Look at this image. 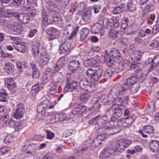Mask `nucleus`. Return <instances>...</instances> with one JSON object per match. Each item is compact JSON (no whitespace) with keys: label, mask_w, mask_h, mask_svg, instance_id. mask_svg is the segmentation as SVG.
<instances>
[{"label":"nucleus","mask_w":159,"mask_h":159,"mask_svg":"<svg viewBox=\"0 0 159 159\" xmlns=\"http://www.w3.org/2000/svg\"><path fill=\"white\" fill-rule=\"evenodd\" d=\"M28 12V15L31 17H34L36 15L35 10L34 9L32 6H30L27 7L25 10Z\"/></svg>","instance_id":"nucleus-47"},{"label":"nucleus","mask_w":159,"mask_h":159,"mask_svg":"<svg viewBox=\"0 0 159 159\" xmlns=\"http://www.w3.org/2000/svg\"><path fill=\"white\" fill-rule=\"evenodd\" d=\"M150 146L153 152H157L159 149V142L157 140H152L150 143Z\"/></svg>","instance_id":"nucleus-32"},{"label":"nucleus","mask_w":159,"mask_h":159,"mask_svg":"<svg viewBox=\"0 0 159 159\" xmlns=\"http://www.w3.org/2000/svg\"><path fill=\"white\" fill-rule=\"evenodd\" d=\"M97 86L96 84H91L90 82V84L88 85L85 91L89 92H92L96 89Z\"/></svg>","instance_id":"nucleus-54"},{"label":"nucleus","mask_w":159,"mask_h":159,"mask_svg":"<svg viewBox=\"0 0 159 159\" xmlns=\"http://www.w3.org/2000/svg\"><path fill=\"white\" fill-rule=\"evenodd\" d=\"M125 10V5L124 4H121L118 6L116 7L113 10V13L114 14H117L122 13Z\"/></svg>","instance_id":"nucleus-37"},{"label":"nucleus","mask_w":159,"mask_h":159,"mask_svg":"<svg viewBox=\"0 0 159 159\" xmlns=\"http://www.w3.org/2000/svg\"><path fill=\"white\" fill-rule=\"evenodd\" d=\"M9 119V116L5 115L0 118V124L3 125L6 123Z\"/></svg>","instance_id":"nucleus-57"},{"label":"nucleus","mask_w":159,"mask_h":159,"mask_svg":"<svg viewBox=\"0 0 159 159\" xmlns=\"http://www.w3.org/2000/svg\"><path fill=\"white\" fill-rule=\"evenodd\" d=\"M135 115L123 119L121 120L123 126L124 127H128L136 119Z\"/></svg>","instance_id":"nucleus-18"},{"label":"nucleus","mask_w":159,"mask_h":159,"mask_svg":"<svg viewBox=\"0 0 159 159\" xmlns=\"http://www.w3.org/2000/svg\"><path fill=\"white\" fill-rule=\"evenodd\" d=\"M127 11L132 12L136 10V7L134 3V1L130 0L129 1L126 8Z\"/></svg>","instance_id":"nucleus-41"},{"label":"nucleus","mask_w":159,"mask_h":159,"mask_svg":"<svg viewBox=\"0 0 159 159\" xmlns=\"http://www.w3.org/2000/svg\"><path fill=\"white\" fill-rule=\"evenodd\" d=\"M59 76L57 74L54 76V77L55 78H57V80H56L55 82H52L48 86L49 93L51 95H54L57 92L56 82H59L61 80V78L58 79L57 77Z\"/></svg>","instance_id":"nucleus-12"},{"label":"nucleus","mask_w":159,"mask_h":159,"mask_svg":"<svg viewBox=\"0 0 159 159\" xmlns=\"http://www.w3.org/2000/svg\"><path fill=\"white\" fill-rule=\"evenodd\" d=\"M123 106L120 104H113L109 110L110 113H112L111 121L109 123L112 125L111 127H107L105 128V132L110 135H112L117 133L115 131L116 129L115 126L114 125V121L115 120L120 117L122 114L123 111L122 109Z\"/></svg>","instance_id":"nucleus-1"},{"label":"nucleus","mask_w":159,"mask_h":159,"mask_svg":"<svg viewBox=\"0 0 159 159\" xmlns=\"http://www.w3.org/2000/svg\"><path fill=\"white\" fill-rule=\"evenodd\" d=\"M102 68H99L97 70L89 68L87 70L86 75L92 82H95L99 80L102 75Z\"/></svg>","instance_id":"nucleus-3"},{"label":"nucleus","mask_w":159,"mask_h":159,"mask_svg":"<svg viewBox=\"0 0 159 159\" xmlns=\"http://www.w3.org/2000/svg\"><path fill=\"white\" fill-rule=\"evenodd\" d=\"M127 88V86L124 84L122 86L119 84H116L111 89V93L116 97L119 95H123L128 90Z\"/></svg>","instance_id":"nucleus-5"},{"label":"nucleus","mask_w":159,"mask_h":159,"mask_svg":"<svg viewBox=\"0 0 159 159\" xmlns=\"http://www.w3.org/2000/svg\"><path fill=\"white\" fill-rule=\"evenodd\" d=\"M60 33V31L58 30L54 27L51 28L48 32L49 40H53L59 38Z\"/></svg>","instance_id":"nucleus-14"},{"label":"nucleus","mask_w":159,"mask_h":159,"mask_svg":"<svg viewBox=\"0 0 159 159\" xmlns=\"http://www.w3.org/2000/svg\"><path fill=\"white\" fill-rule=\"evenodd\" d=\"M14 68V65L11 63L8 62L6 63L5 66L4 67V69L6 70L9 71H11L13 70Z\"/></svg>","instance_id":"nucleus-62"},{"label":"nucleus","mask_w":159,"mask_h":159,"mask_svg":"<svg viewBox=\"0 0 159 159\" xmlns=\"http://www.w3.org/2000/svg\"><path fill=\"white\" fill-rule=\"evenodd\" d=\"M114 95L110 93L108 96L107 98L106 102H105L104 105H107L112 104L115 101V96L113 97Z\"/></svg>","instance_id":"nucleus-44"},{"label":"nucleus","mask_w":159,"mask_h":159,"mask_svg":"<svg viewBox=\"0 0 159 159\" xmlns=\"http://www.w3.org/2000/svg\"><path fill=\"white\" fill-rule=\"evenodd\" d=\"M102 28L101 23H97L93 26L91 28V31L93 34L98 33Z\"/></svg>","instance_id":"nucleus-42"},{"label":"nucleus","mask_w":159,"mask_h":159,"mask_svg":"<svg viewBox=\"0 0 159 159\" xmlns=\"http://www.w3.org/2000/svg\"><path fill=\"white\" fill-rule=\"evenodd\" d=\"M89 32V30L88 28H83L81 30L80 32V40L82 41L85 39L87 38Z\"/></svg>","instance_id":"nucleus-33"},{"label":"nucleus","mask_w":159,"mask_h":159,"mask_svg":"<svg viewBox=\"0 0 159 159\" xmlns=\"http://www.w3.org/2000/svg\"><path fill=\"white\" fill-rule=\"evenodd\" d=\"M40 57L39 64L42 66L46 65L49 60L48 55L45 52H43L41 54Z\"/></svg>","instance_id":"nucleus-23"},{"label":"nucleus","mask_w":159,"mask_h":159,"mask_svg":"<svg viewBox=\"0 0 159 159\" xmlns=\"http://www.w3.org/2000/svg\"><path fill=\"white\" fill-rule=\"evenodd\" d=\"M106 98V96L105 95H103L100 97H99V98L97 102L98 103L99 105L100 106L102 105V104L103 105H104V104L105 102L106 101H105Z\"/></svg>","instance_id":"nucleus-56"},{"label":"nucleus","mask_w":159,"mask_h":159,"mask_svg":"<svg viewBox=\"0 0 159 159\" xmlns=\"http://www.w3.org/2000/svg\"><path fill=\"white\" fill-rule=\"evenodd\" d=\"M79 48H75L71 50V52L72 56L74 57H77L80 54V52L79 51Z\"/></svg>","instance_id":"nucleus-63"},{"label":"nucleus","mask_w":159,"mask_h":159,"mask_svg":"<svg viewBox=\"0 0 159 159\" xmlns=\"http://www.w3.org/2000/svg\"><path fill=\"white\" fill-rule=\"evenodd\" d=\"M99 120V116H97L89 120L88 123L89 124H92L93 123H95L96 125L98 126V122Z\"/></svg>","instance_id":"nucleus-59"},{"label":"nucleus","mask_w":159,"mask_h":159,"mask_svg":"<svg viewBox=\"0 0 159 159\" xmlns=\"http://www.w3.org/2000/svg\"><path fill=\"white\" fill-rule=\"evenodd\" d=\"M130 86V92L132 94H134L137 93L140 87L139 83H135L132 84Z\"/></svg>","instance_id":"nucleus-45"},{"label":"nucleus","mask_w":159,"mask_h":159,"mask_svg":"<svg viewBox=\"0 0 159 159\" xmlns=\"http://www.w3.org/2000/svg\"><path fill=\"white\" fill-rule=\"evenodd\" d=\"M79 29V26H77L73 29V27L71 24L68 25L66 27V30L67 32L69 34L70 32H71L70 36L69 38V39H72L73 37L76 35L77 32L78 31Z\"/></svg>","instance_id":"nucleus-19"},{"label":"nucleus","mask_w":159,"mask_h":159,"mask_svg":"<svg viewBox=\"0 0 159 159\" xmlns=\"http://www.w3.org/2000/svg\"><path fill=\"white\" fill-rule=\"evenodd\" d=\"M47 133V138L49 139H52L55 136V134L54 133L51 132L49 130L47 129L45 130Z\"/></svg>","instance_id":"nucleus-60"},{"label":"nucleus","mask_w":159,"mask_h":159,"mask_svg":"<svg viewBox=\"0 0 159 159\" xmlns=\"http://www.w3.org/2000/svg\"><path fill=\"white\" fill-rule=\"evenodd\" d=\"M5 83L7 87L11 90L16 87L15 82L11 78H6L5 80Z\"/></svg>","instance_id":"nucleus-28"},{"label":"nucleus","mask_w":159,"mask_h":159,"mask_svg":"<svg viewBox=\"0 0 159 159\" xmlns=\"http://www.w3.org/2000/svg\"><path fill=\"white\" fill-rule=\"evenodd\" d=\"M64 62V58H61L58 60L56 66L53 70L54 72H56L60 69L63 65Z\"/></svg>","instance_id":"nucleus-38"},{"label":"nucleus","mask_w":159,"mask_h":159,"mask_svg":"<svg viewBox=\"0 0 159 159\" xmlns=\"http://www.w3.org/2000/svg\"><path fill=\"white\" fill-rule=\"evenodd\" d=\"M62 99L63 101H68L70 99L73 100V98H68V96L66 95H64L63 94H61L59 95L58 98V100L60 101L61 99Z\"/></svg>","instance_id":"nucleus-58"},{"label":"nucleus","mask_w":159,"mask_h":159,"mask_svg":"<svg viewBox=\"0 0 159 159\" xmlns=\"http://www.w3.org/2000/svg\"><path fill=\"white\" fill-rule=\"evenodd\" d=\"M140 5L146 4V6L143 9V17L144 15H148L149 12H152L155 9V2L153 0H138V1Z\"/></svg>","instance_id":"nucleus-4"},{"label":"nucleus","mask_w":159,"mask_h":159,"mask_svg":"<svg viewBox=\"0 0 159 159\" xmlns=\"http://www.w3.org/2000/svg\"><path fill=\"white\" fill-rule=\"evenodd\" d=\"M79 88L78 83L76 80H74L71 83H69L67 80V84L66 86L64 89V91L66 93L70 90Z\"/></svg>","instance_id":"nucleus-17"},{"label":"nucleus","mask_w":159,"mask_h":159,"mask_svg":"<svg viewBox=\"0 0 159 159\" xmlns=\"http://www.w3.org/2000/svg\"><path fill=\"white\" fill-rule=\"evenodd\" d=\"M112 21H113V19L112 18L109 19L104 18L102 21L104 27L106 29H111V25L112 24Z\"/></svg>","instance_id":"nucleus-34"},{"label":"nucleus","mask_w":159,"mask_h":159,"mask_svg":"<svg viewBox=\"0 0 159 159\" xmlns=\"http://www.w3.org/2000/svg\"><path fill=\"white\" fill-rule=\"evenodd\" d=\"M71 44L66 42L62 43L60 46L59 49V53L62 54L64 53L69 49L70 48Z\"/></svg>","instance_id":"nucleus-26"},{"label":"nucleus","mask_w":159,"mask_h":159,"mask_svg":"<svg viewBox=\"0 0 159 159\" xmlns=\"http://www.w3.org/2000/svg\"><path fill=\"white\" fill-rule=\"evenodd\" d=\"M115 70L114 68L111 67L107 69L105 72L104 76L107 78H110L115 72Z\"/></svg>","instance_id":"nucleus-50"},{"label":"nucleus","mask_w":159,"mask_h":159,"mask_svg":"<svg viewBox=\"0 0 159 159\" xmlns=\"http://www.w3.org/2000/svg\"><path fill=\"white\" fill-rule=\"evenodd\" d=\"M143 131L147 134H152L154 133V129L151 125H147L144 127Z\"/></svg>","instance_id":"nucleus-48"},{"label":"nucleus","mask_w":159,"mask_h":159,"mask_svg":"<svg viewBox=\"0 0 159 159\" xmlns=\"http://www.w3.org/2000/svg\"><path fill=\"white\" fill-rule=\"evenodd\" d=\"M14 14V16L23 23L26 24L30 21V16L26 14L19 13Z\"/></svg>","instance_id":"nucleus-13"},{"label":"nucleus","mask_w":159,"mask_h":159,"mask_svg":"<svg viewBox=\"0 0 159 159\" xmlns=\"http://www.w3.org/2000/svg\"><path fill=\"white\" fill-rule=\"evenodd\" d=\"M90 82L87 79H84L80 81V85L82 89L85 90L88 85L90 84Z\"/></svg>","instance_id":"nucleus-46"},{"label":"nucleus","mask_w":159,"mask_h":159,"mask_svg":"<svg viewBox=\"0 0 159 159\" xmlns=\"http://www.w3.org/2000/svg\"><path fill=\"white\" fill-rule=\"evenodd\" d=\"M101 144L102 142L97 138H95L93 140H92L90 139H88L84 142L82 145V149L75 153V154L76 155L81 156L84 152L88 150L89 148H90L92 150H94Z\"/></svg>","instance_id":"nucleus-2"},{"label":"nucleus","mask_w":159,"mask_h":159,"mask_svg":"<svg viewBox=\"0 0 159 159\" xmlns=\"http://www.w3.org/2000/svg\"><path fill=\"white\" fill-rule=\"evenodd\" d=\"M52 76V72L48 71L45 72L41 78V83L43 84H46L49 81Z\"/></svg>","instance_id":"nucleus-27"},{"label":"nucleus","mask_w":159,"mask_h":159,"mask_svg":"<svg viewBox=\"0 0 159 159\" xmlns=\"http://www.w3.org/2000/svg\"><path fill=\"white\" fill-rule=\"evenodd\" d=\"M45 2L46 3V6L49 10V11H55L54 9L57 7V5L53 2L45 0Z\"/></svg>","instance_id":"nucleus-39"},{"label":"nucleus","mask_w":159,"mask_h":159,"mask_svg":"<svg viewBox=\"0 0 159 159\" xmlns=\"http://www.w3.org/2000/svg\"><path fill=\"white\" fill-rule=\"evenodd\" d=\"M109 35L110 38L113 39L117 38L120 39L121 38V35L120 33L114 29H112L110 31Z\"/></svg>","instance_id":"nucleus-35"},{"label":"nucleus","mask_w":159,"mask_h":159,"mask_svg":"<svg viewBox=\"0 0 159 159\" xmlns=\"http://www.w3.org/2000/svg\"><path fill=\"white\" fill-rule=\"evenodd\" d=\"M141 64L140 63H135L131 64L130 68L131 70L134 71L135 72H136L137 74L136 76L139 77H141L142 75L143 71L140 67Z\"/></svg>","instance_id":"nucleus-16"},{"label":"nucleus","mask_w":159,"mask_h":159,"mask_svg":"<svg viewBox=\"0 0 159 159\" xmlns=\"http://www.w3.org/2000/svg\"><path fill=\"white\" fill-rule=\"evenodd\" d=\"M9 124L11 128H13L16 131H19L23 127L20 123L16 122L11 119H10Z\"/></svg>","instance_id":"nucleus-21"},{"label":"nucleus","mask_w":159,"mask_h":159,"mask_svg":"<svg viewBox=\"0 0 159 159\" xmlns=\"http://www.w3.org/2000/svg\"><path fill=\"white\" fill-rule=\"evenodd\" d=\"M80 63L77 60H73L70 62L68 65L69 69L75 72L80 67Z\"/></svg>","instance_id":"nucleus-25"},{"label":"nucleus","mask_w":159,"mask_h":159,"mask_svg":"<svg viewBox=\"0 0 159 159\" xmlns=\"http://www.w3.org/2000/svg\"><path fill=\"white\" fill-rule=\"evenodd\" d=\"M159 63V55L156 56L153 58H148L145 62V65L148 67V72L154 70Z\"/></svg>","instance_id":"nucleus-7"},{"label":"nucleus","mask_w":159,"mask_h":159,"mask_svg":"<svg viewBox=\"0 0 159 159\" xmlns=\"http://www.w3.org/2000/svg\"><path fill=\"white\" fill-rule=\"evenodd\" d=\"M86 109V107L85 106H80L78 107L75 108L71 111V113L74 116L76 117L78 116L81 115L85 112Z\"/></svg>","instance_id":"nucleus-20"},{"label":"nucleus","mask_w":159,"mask_h":159,"mask_svg":"<svg viewBox=\"0 0 159 159\" xmlns=\"http://www.w3.org/2000/svg\"><path fill=\"white\" fill-rule=\"evenodd\" d=\"M15 31L17 32V33L19 34L21 33L22 30V28L20 24L16 23L14 25V28L13 29Z\"/></svg>","instance_id":"nucleus-61"},{"label":"nucleus","mask_w":159,"mask_h":159,"mask_svg":"<svg viewBox=\"0 0 159 159\" xmlns=\"http://www.w3.org/2000/svg\"><path fill=\"white\" fill-rule=\"evenodd\" d=\"M91 17V12L88 10L84 12L82 15V20L84 22H86L89 21Z\"/></svg>","instance_id":"nucleus-43"},{"label":"nucleus","mask_w":159,"mask_h":159,"mask_svg":"<svg viewBox=\"0 0 159 159\" xmlns=\"http://www.w3.org/2000/svg\"><path fill=\"white\" fill-rule=\"evenodd\" d=\"M41 100L43 101L41 102L37 107V110L39 113H40L42 114H44L50 104V102L48 100L46 99L45 97L42 98Z\"/></svg>","instance_id":"nucleus-8"},{"label":"nucleus","mask_w":159,"mask_h":159,"mask_svg":"<svg viewBox=\"0 0 159 159\" xmlns=\"http://www.w3.org/2000/svg\"><path fill=\"white\" fill-rule=\"evenodd\" d=\"M7 95V93L5 90H1L0 92V97L1 98H0V102L7 103V101L5 97Z\"/></svg>","instance_id":"nucleus-51"},{"label":"nucleus","mask_w":159,"mask_h":159,"mask_svg":"<svg viewBox=\"0 0 159 159\" xmlns=\"http://www.w3.org/2000/svg\"><path fill=\"white\" fill-rule=\"evenodd\" d=\"M109 54L114 59H116L119 60L121 58V54L119 51L115 48L113 49L110 51Z\"/></svg>","instance_id":"nucleus-31"},{"label":"nucleus","mask_w":159,"mask_h":159,"mask_svg":"<svg viewBox=\"0 0 159 159\" xmlns=\"http://www.w3.org/2000/svg\"><path fill=\"white\" fill-rule=\"evenodd\" d=\"M116 144L115 143L113 147H109L105 148L107 151L109 153L111 156L112 155L116 156L120 152L118 148L116 147Z\"/></svg>","instance_id":"nucleus-30"},{"label":"nucleus","mask_w":159,"mask_h":159,"mask_svg":"<svg viewBox=\"0 0 159 159\" xmlns=\"http://www.w3.org/2000/svg\"><path fill=\"white\" fill-rule=\"evenodd\" d=\"M104 60L106 64L109 66L113 65L114 63V61L111 58L108 53H106L104 57Z\"/></svg>","instance_id":"nucleus-40"},{"label":"nucleus","mask_w":159,"mask_h":159,"mask_svg":"<svg viewBox=\"0 0 159 159\" xmlns=\"http://www.w3.org/2000/svg\"><path fill=\"white\" fill-rule=\"evenodd\" d=\"M36 141L34 140L33 143L30 144V146L31 148V149L30 150L27 149L25 151V152L28 154V156L29 157H34L36 155V152L37 148V144L35 142Z\"/></svg>","instance_id":"nucleus-15"},{"label":"nucleus","mask_w":159,"mask_h":159,"mask_svg":"<svg viewBox=\"0 0 159 159\" xmlns=\"http://www.w3.org/2000/svg\"><path fill=\"white\" fill-rule=\"evenodd\" d=\"M13 45L15 49L22 53H24L26 50L25 46L23 43L18 42H14L13 43Z\"/></svg>","instance_id":"nucleus-24"},{"label":"nucleus","mask_w":159,"mask_h":159,"mask_svg":"<svg viewBox=\"0 0 159 159\" xmlns=\"http://www.w3.org/2000/svg\"><path fill=\"white\" fill-rule=\"evenodd\" d=\"M135 42L137 43H140L143 44H145L146 45V44H145L144 42L141 39V37L139 35H138L135 38Z\"/></svg>","instance_id":"nucleus-64"},{"label":"nucleus","mask_w":159,"mask_h":159,"mask_svg":"<svg viewBox=\"0 0 159 159\" xmlns=\"http://www.w3.org/2000/svg\"><path fill=\"white\" fill-rule=\"evenodd\" d=\"M137 80V77L136 76H132L127 79L126 80V82L124 84L125 85H126L127 86V89L128 90L130 85L135 83H139L138 82H136Z\"/></svg>","instance_id":"nucleus-29"},{"label":"nucleus","mask_w":159,"mask_h":159,"mask_svg":"<svg viewBox=\"0 0 159 159\" xmlns=\"http://www.w3.org/2000/svg\"><path fill=\"white\" fill-rule=\"evenodd\" d=\"M66 116L64 114H56L53 113L49 115L47 118L48 121L51 124L58 121H61L66 119Z\"/></svg>","instance_id":"nucleus-6"},{"label":"nucleus","mask_w":159,"mask_h":159,"mask_svg":"<svg viewBox=\"0 0 159 159\" xmlns=\"http://www.w3.org/2000/svg\"><path fill=\"white\" fill-rule=\"evenodd\" d=\"M132 143V141L130 139H123L117 142L116 143V147L118 148L120 152V150H124L125 148L128 147Z\"/></svg>","instance_id":"nucleus-11"},{"label":"nucleus","mask_w":159,"mask_h":159,"mask_svg":"<svg viewBox=\"0 0 159 159\" xmlns=\"http://www.w3.org/2000/svg\"><path fill=\"white\" fill-rule=\"evenodd\" d=\"M39 43H36V44L34 43L32 46V52L33 55L35 56L38 55L39 52Z\"/></svg>","instance_id":"nucleus-49"},{"label":"nucleus","mask_w":159,"mask_h":159,"mask_svg":"<svg viewBox=\"0 0 159 159\" xmlns=\"http://www.w3.org/2000/svg\"><path fill=\"white\" fill-rule=\"evenodd\" d=\"M110 156H111V155L109 154V153H108L106 148L102 150L100 155V158L102 159L107 158L110 157Z\"/></svg>","instance_id":"nucleus-53"},{"label":"nucleus","mask_w":159,"mask_h":159,"mask_svg":"<svg viewBox=\"0 0 159 159\" xmlns=\"http://www.w3.org/2000/svg\"><path fill=\"white\" fill-rule=\"evenodd\" d=\"M69 91L71 92V94L74 97H78L80 95L81 93V90L79 87Z\"/></svg>","instance_id":"nucleus-52"},{"label":"nucleus","mask_w":159,"mask_h":159,"mask_svg":"<svg viewBox=\"0 0 159 159\" xmlns=\"http://www.w3.org/2000/svg\"><path fill=\"white\" fill-rule=\"evenodd\" d=\"M15 111L12 115L13 118L16 119H20L23 116L25 112L24 105L22 103L17 104L16 107Z\"/></svg>","instance_id":"nucleus-9"},{"label":"nucleus","mask_w":159,"mask_h":159,"mask_svg":"<svg viewBox=\"0 0 159 159\" xmlns=\"http://www.w3.org/2000/svg\"><path fill=\"white\" fill-rule=\"evenodd\" d=\"M97 61L95 57L88 59L85 61V63L88 64L89 66H92L95 64Z\"/></svg>","instance_id":"nucleus-55"},{"label":"nucleus","mask_w":159,"mask_h":159,"mask_svg":"<svg viewBox=\"0 0 159 159\" xmlns=\"http://www.w3.org/2000/svg\"><path fill=\"white\" fill-rule=\"evenodd\" d=\"M142 55V53L139 50L134 51L131 54V59L135 63L140 59Z\"/></svg>","instance_id":"nucleus-22"},{"label":"nucleus","mask_w":159,"mask_h":159,"mask_svg":"<svg viewBox=\"0 0 159 159\" xmlns=\"http://www.w3.org/2000/svg\"><path fill=\"white\" fill-rule=\"evenodd\" d=\"M99 116V120L98 122V127H97L99 129L101 128V127L105 124L107 120V117L106 115H104L102 116Z\"/></svg>","instance_id":"nucleus-36"},{"label":"nucleus","mask_w":159,"mask_h":159,"mask_svg":"<svg viewBox=\"0 0 159 159\" xmlns=\"http://www.w3.org/2000/svg\"><path fill=\"white\" fill-rule=\"evenodd\" d=\"M56 14L55 11H49L48 17L47 18V20L42 22L43 25L47 26L48 24H50L53 22L54 21H57Z\"/></svg>","instance_id":"nucleus-10"}]
</instances>
